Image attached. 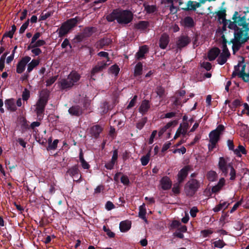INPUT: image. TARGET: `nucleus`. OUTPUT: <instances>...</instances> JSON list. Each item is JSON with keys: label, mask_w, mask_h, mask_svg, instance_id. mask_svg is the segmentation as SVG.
Listing matches in <instances>:
<instances>
[{"label": "nucleus", "mask_w": 249, "mask_h": 249, "mask_svg": "<svg viewBox=\"0 0 249 249\" xmlns=\"http://www.w3.org/2000/svg\"><path fill=\"white\" fill-rule=\"evenodd\" d=\"M68 111L71 115L76 116H79L82 113V110L81 108L78 106H72L69 108Z\"/></svg>", "instance_id": "nucleus-24"}, {"label": "nucleus", "mask_w": 249, "mask_h": 249, "mask_svg": "<svg viewBox=\"0 0 249 249\" xmlns=\"http://www.w3.org/2000/svg\"><path fill=\"white\" fill-rule=\"evenodd\" d=\"M230 53L227 48L226 44H224L222 46V52L220 53L219 56L217 59L218 63L220 65H223L225 64L228 58L230 56Z\"/></svg>", "instance_id": "nucleus-10"}, {"label": "nucleus", "mask_w": 249, "mask_h": 249, "mask_svg": "<svg viewBox=\"0 0 249 249\" xmlns=\"http://www.w3.org/2000/svg\"><path fill=\"white\" fill-rule=\"evenodd\" d=\"M150 151H149L146 155L142 156L141 158V161L142 165L145 166L148 163L150 160Z\"/></svg>", "instance_id": "nucleus-35"}, {"label": "nucleus", "mask_w": 249, "mask_h": 249, "mask_svg": "<svg viewBox=\"0 0 249 249\" xmlns=\"http://www.w3.org/2000/svg\"><path fill=\"white\" fill-rule=\"evenodd\" d=\"M29 23V19H28L24 23H23L19 29V33L22 34L23 33L25 30L27 28Z\"/></svg>", "instance_id": "nucleus-49"}, {"label": "nucleus", "mask_w": 249, "mask_h": 249, "mask_svg": "<svg viewBox=\"0 0 249 249\" xmlns=\"http://www.w3.org/2000/svg\"><path fill=\"white\" fill-rule=\"evenodd\" d=\"M80 19L79 17H76L74 18H70L64 22L56 31L58 33V36L61 37L65 36L76 26Z\"/></svg>", "instance_id": "nucleus-6"}, {"label": "nucleus", "mask_w": 249, "mask_h": 249, "mask_svg": "<svg viewBox=\"0 0 249 249\" xmlns=\"http://www.w3.org/2000/svg\"><path fill=\"white\" fill-rule=\"evenodd\" d=\"M111 42L109 38H104L98 41L95 44L96 47L98 49H102L104 47L108 46Z\"/></svg>", "instance_id": "nucleus-20"}, {"label": "nucleus", "mask_w": 249, "mask_h": 249, "mask_svg": "<svg viewBox=\"0 0 249 249\" xmlns=\"http://www.w3.org/2000/svg\"><path fill=\"white\" fill-rule=\"evenodd\" d=\"M160 183L161 188L164 190H169L172 186V181L169 177L167 176L163 177L160 180Z\"/></svg>", "instance_id": "nucleus-14"}, {"label": "nucleus", "mask_w": 249, "mask_h": 249, "mask_svg": "<svg viewBox=\"0 0 249 249\" xmlns=\"http://www.w3.org/2000/svg\"><path fill=\"white\" fill-rule=\"evenodd\" d=\"M142 63L139 62L137 63L135 67L134 70V76H137L142 74Z\"/></svg>", "instance_id": "nucleus-34"}, {"label": "nucleus", "mask_w": 249, "mask_h": 249, "mask_svg": "<svg viewBox=\"0 0 249 249\" xmlns=\"http://www.w3.org/2000/svg\"><path fill=\"white\" fill-rule=\"evenodd\" d=\"M121 182L125 185H128L129 183V179L128 177L126 175H123L121 178Z\"/></svg>", "instance_id": "nucleus-51"}, {"label": "nucleus", "mask_w": 249, "mask_h": 249, "mask_svg": "<svg viewBox=\"0 0 249 249\" xmlns=\"http://www.w3.org/2000/svg\"><path fill=\"white\" fill-rule=\"evenodd\" d=\"M218 168L222 174L225 177H227L230 171V179L234 180L236 178V171L234 169L233 164L230 162V159L228 158L220 157L218 163Z\"/></svg>", "instance_id": "nucleus-3"}, {"label": "nucleus", "mask_w": 249, "mask_h": 249, "mask_svg": "<svg viewBox=\"0 0 249 249\" xmlns=\"http://www.w3.org/2000/svg\"><path fill=\"white\" fill-rule=\"evenodd\" d=\"M181 24L185 27L189 28L193 27L195 25V21L193 18L189 16L185 17L182 20Z\"/></svg>", "instance_id": "nucleus-18"}, {"label": "nucleus", "mask_w": 249, "mask_h": 249, "mask_svg": "<svg viewBox=\"0 0 249 249\" xmlns=\"http://www.w3.org/2000/svg\"><path fill=\"white\" fill-rule=\"evenodd\" d=\"M49 93L46 90H42L39 95V99L36 103V112L37 117H41L48 102Z\"/></svg>", "instance_id": "nucleus-8"}, {"label": "nucleus", "mask_w": 249, "mask_h": 249, "mask_svg": "<svg viewBox=\"0 0 249 249\" xmlns=\"http://www.w3.org/2000/svg\"><path fill=\"white\" fill-rule=\"evenodd\" d=\"M108 64L105 61H100L98 62L97 65L95 66L91 71V79L95 80L94 75L96 73L101 72L103 69L106 68Z\"/></svg>", "instance_id": "nucleus-11"}, {"label": "nucleus", "mask_w": 249, "mask_h": 249, "mask_svg": "<svg viewBox=\"0 0 249 249\" xmlns=\"http://www.w3.org/2000/svg\"><path fill=\"white\" fill-rule=\"evenodd\" d=\"M147 121L146 118H143L140 120L136 124V127L139 129H142Z\"/></svg>", "instance_id": "nucleus-44"}, {"label": "nucleus", "mask_w": 249, "mask_h": 249, "mask_svg": "<svg viewBox=\"0 0 249 249\" xmlns=\"http://www.w3.org/2000/svg\"><path fill=\"white\" fill-rule=\"evenodd\" d=\"M242 67H244V70L245 69V65L244 64L243 62H240L237 65L234 66V71H235L238 73V75L239 76V73L241 71V69Z\"/></svg>", "instance_id": "nucleus-45"}, {"label": "nucleus", "mask_w": 249, "mask_h": 249, "mask_svg": "<svg viewBox=\"0 0 249 249\" xmlns=\"http://www.w3.org/2000/svg\"><path fill=\"white\" fill-rule=\"evenodd\" d=\"M148 51L147 47L145 45L141 47L139 51L136 53L135 56L137 59L143 58L144 54Z\"/></svg>", "instance_id": "nucleus-25"}, {"label": "nucleus", "mask_w": 249, "mask_h": 249, "mask_svg": "<svg viewBox=\"0 0 249 249\" xmlns=\"http://www.w3.org/2000/svg\"><path fill=\"white\" fill-rule=\"evenodd\" d=\"M39 63V61L37 59H33L28 65L27 71L30 72L34 68L36 67Z\"/></svg>", "instance_id": "nucleus-31"}, {"label": "nucleus", "mask_w": 249, "mask_h": 249, "mask_svg": "<svg viewBox=\"0 0 249 249\" xmlns=\"http://www.w3.org/2000/svg\"><path fill=\"white\" fill-rule=\"evenodd\" d=\"M5 106L6 108L11 111H15L17 110V107L13 99H6L5 101Z\"/></svg>", "instance_id": "nucleus-22"}, {"label": "nucleus", "mask_w": 249, "mask_h": 249, "mask_svg": "<svg viewBox=\"0 0 249 249\" xmlns=\"http://www.w3.org/2000/svg\"><path fill=\"white\" fill-rule=\"evenodd\" d=\"M239 77H242L243 80L249 83V74H246L244 71V67H242L241 71L239 73Z\"/></svg>", "instance_id": "nucleus-36"}, {"label": "nucleus", "mask_w": 249, "mask_h": 249, "mask_svg": "<svg viewBox=\"0 0 249 249\" xmlns=\"http://www.w3.org/2000/svg\"><path fill=\"white\" fill-rule=\"evenodd\" d=\"M149 25V23L146 21H140L135 24L134 27L136 29L143 31L146 29Z\"/></svg>", "instance_id": "nucleus-27"}, {"label": "nucleus", "mask_w": 249, "mask_h": 249, "mask_svg": "<svg viewBox=\"0 0 249 249\" xmlns=\"http://www.w3.org/2000/svg\"><path fill=\"white\" fill-rule=\"evenodd\" d=\"M146 213L145 210L141 206L140 207L139 212V216L140 218H145Z\"/></svg>", "instance_id": "nucleus-54"}, {"label": "nucleus", "mask_w": 249, "mask_h": 249, "mask_svg": "<svg viewBox=\"0 0 249 249\" xmlns=\"http://www.w3.org/2000/svg\"><path fill=\"white\" fill-rule=\"evenodd\" d=\"M80 19L79 17H76L74 18H70L64 22L56 31L58 33V36L61 37L65 36L76 26Z\"/></svg>", "instance_id": "nucleus-5"}, {"label": "nucleus", "mask_w": 249, "mask_h": 249, "mask_svg": "<svg viewBox=\"0 0 249 249\" xmlns=\"http://www.w3.org/2000/svg\"><path fill=\"white\" fill-rule=\"evenodd\" d=\"M240 101L238 99L234 100L231 104L229 105L230 108L233 110L234 108L239 106L240 105Z\"/></svg>", "instance_id": "nucleus-47"}, {"label": "nucleus", "mask_w": 249, "mask_h": 249, "mask_svg": "<svg viewBox=\"0 0 249 249\" xmlns=\"http://www.w3.org/2000/svg\"><path fill=\"white\" fill-rule=\"evenodd\" d=\"M67 173L72 177L78 178L79 176V170L78 166L77 165H75L71 167L68 170Z\"/></svg>", "instance_id": "nucleus-28"}, {"label": "nucleus", "mask_w": 249, "mask_h": 249, "mask_svg": "<svg viewBox=\"0 0 249 249\" xmlns=\"http://www.w3.org/2000/svg\"><path fill=\"white\" fill-rule=\"evenodd\" d=\"M56 76H53V77L50 78L46 81V86H51L56 81Z\"/></svg>", "instance_id": "nucleus-56"}, {"label": "nucleus", "mask_w": 249, "mask_h": 249, "mask_svg": "<svg viewBox=\"0 0 249 249\" xmlns=\"http://www.w3.org/2000/svg\"><path fill=\"white\" fill-rule=\"evenodd\" d=\"M118 158V151L117 150H115L113 151V156L111 159V161L114 163H115Z\"/></svg>", "instance_id": "nucleus-63"}, {"label": "nucleus", "mask_w": 249, "mask_h": 249, "mask_svg": "<svg viewBox=\"0 0 249 249\" xmlns=\"http://www.w3.org/2000/svg\"><path fill=\"white\" fill-rule=\"evenodd\" d=\"M150 107V102L147 100H143L139 107V112L143 115L145 114L149 110Z\"/></svg>", "instance_id": "nucleus-15"}, {"label": "nucleus", "mask_w": 249, "mask_h": 249, "mask_svg": "<svg viewBox=\"0 0 249 249\" xmlns=\"http://www.w3.org/2000/svg\"><path fill=\"white\" fill-rule=\"evenodd\" d=\"M156 92L160 97H161L164 93V89L161 87H159L157 88Z\"/></svg>", "instance_id": "nucleus-55"}, {"label": "nucleus", "mask_w": 249, "mask_h": 249, "mask_svg": "<svg viewBox=\"0 0 249 249\" xmlns=\"http://www.w3.org/2000/svg\"><path fill=\"white\" fill-rule=\"evenodd\" d=\"M189 127V125L188 123L184 122L180 124V126L178 129L181 133L182 135L184 136L186 134Z\"/></svg>", "instance_id": "nucleus-30"}, {"label": "nucleus", "mask_w": 249, "mask_h": 249, "mask_svg": "<svg viewBox=\"0 0 249 249\" xmlns=\"http://www.w3.org/2000/svg\"><path fill=\"white\" fill-rule=\"evenodd\" d=\"M225 184V179L224 178H221L217 185L214 186L213 187L212 189V191L213 193H217L221 189V188L223 187V186Z\"/></svg>", "instance_id": "nucleus-26"}, {"label": "nucleus", "mask_w": 249, "mask_h": 249, "mask_svg": "<svg viewBox=\"0 0 249 249\" xmlns=\"http://www.w3.org/2000/svg\"><path fill=\"white\" fill-rule=\"evenodd\" d=\"M197 212H198V210L196 207H194L192 208L191 209L190 212L191 216L193 217H196Z\"/></svg>", "instance_id": "nucleus-61"}, {"label": "nucleus", "mask_w": 249, "mask_h": 249, "mask_svg": "<svg viewBox=\"0 0 249 249\" xmlns=\"http://www.w3.org/2000/svg\"><path fill=\"white\" fill-rule=\"evenodd\" d=\"M242 199H241L240 201L237 202L232 207V209L231 210V213H232L235 210H236L237 208L242 204Z\"/></svg>", "instance_id": "nucleus-59"}, {"label": "nucleus", "mask_w": 249, "mask_h": 249, "mask_svg": "<svg viewBox=\"0 0 249 249\" xmlns=\"http://www.w3.org/2000/svg\"><path fill=\"white\" fill-rule=\"evenodd\" d=\"M169 39L168 36L166 34L161 35L160 39L159 45L161 49H164L169 43Z\"/></svg>", "instance_id": "nucleus-19"}, {"label": "nucleus", "mask_w": 249, "mask_h": 249, "mask_svg": "<svg viewBox=\"0 0 249 249\" xmlns=\"http://www.w3.org/2000/svg\"><path fill=\"white\" fill-rule=\"evenodd\" d=\"M114 164H115V163H114L111 161L108 162V163H106L105 164V167L107 169L111 170V169H113Z\"/></svg>", "instance_id": "nucleus-64"}, {"label": "nucleus", "mask_w": 249, "mask_h": 249, "mask_svg": "<svg viewBox=\"0 0 249 249\" xmlns=\"http://www.w3.org/2000/svg\"><path fill=\"white\" fill-rule=\"evenodd\" d=\"M45 41L43 40H38L36 41L33 44H30L29 47L31 48L38 47L44 45Z\"/></svg>", "instance_id": "nucleus-41"}, {"label": "nucleus", "mask_w": 249, "mask_h": 249, "mask_svg": "<svg viewBox=\"0 0 249 249\" xmlns=\"http://www.w3.org/2000/svg\"><path fill=\"white\" fill-rule=\"evenodd\" d=\"M233 152L234 154L239 157H241V154L245 155L247 153L245 148L241 145H239L237 148L234 149Z\"/></svg>", "instance_id": "nucleus-29"}, {"label": "nucleus", "mask_w": 249, "mask_h": 249, "mask_svg": "<svg viewBox=\"0 0 249 249\" xmlns=\"http://www.w3.org/2000/svg\"><path fill=\"white\" fill-rule=\"evenodd\" d=\"M199 188V183L196 179H191L185 185V190L187 195L193 196Z\"/></svg>", "instance_id": "nucleus-9"}, {"label": "nucleus", "mask_w": 249, "mask_h": 249, "mask_svg": "<svg viewBox=\"0 0 249 249\" xmlns=\"http://www.w3.org/2000/svg\"><path fill=\"white\" fill-rule=\"evenodd\" d=\"M32 50L31 51L32 53L34 54V55L36 56L39 55L41 53V51L40 49L37 47L32 48Z\"/></svg>", "instance_id": "nucleus-57"}, {"label": "nucleus", "mask_w": 249, "mask_h": 249, "mask_svg": "<svg viewBox=\"0 0 249 249\" xmlns=\"http://www.w3.org/2000/svg\"><path fill=\"white\" fill-rule=\"evenodd\" d=\"M30 91L27 89H25L22 93V98L24 101H27L30 97Z\"/></svg>", "instance_id": "nucleus-46"}, {"label": "nucleus", "mask_w": 249, "mask_h": 249, "mask_svg": "<svg viewBox=\"0 0 249 249\" xmlns=\"http://www.w3.org/2000/svg\"><path fill=\"white\" fill-rule=\"evenodd\" d=\"M173 122H170L168 123L165 126L162 127L159 132L160 136L162 135L169 128H170L173 124Z\"/></svg>", "instance_id": "nucleus-39"}, {"label": "nucleus", "mask_w": 249, "mask_h": 249, "mask_svg": "<svg viewBox=\"0 0 249 249\" xmlns=\"http://www.w3.org/2000/svg\"><path fill=\"white\" fill-rule=\"evenodd\" d=\"M201 67L207 71H210L212 68L211 64L208 62H204L201 64Z\"/></svg>", "instance_id": "nucleus-52"}, {"label": "nucleus", "mask_w": 249, "mask_h": 249, "mask_svg": "<svg viewBox=\"0 0 249 249\" xmlns=\"http://www.w3.org/2000/svg\"><path fill=\"white\" fill-rule=\"evenodd\" d=\"M228 204L227 202H223L222 203H220L217 207H216L214 210L215 212H218L220 211L223 209H225L227 207Z\"/></svg>", "instance_id": "nucleus-48"}, {"label": "nucleus", "mask_w": 249, "mask_h": 249, "mask_svg": "<svg viewBox=\"0 0 249 249\" xmlns=\"http://www.w3.org/2000/svg\"><path fill=\"white\" fill-rule=\"evenodd\" d=\"M220 50L217 48L211 49L208 53V57L210 61L214 60L220 54Z\"/></svg>", "instance_id": "nucleus-21"}, {"label": "nucleus", "mask_w": 249, "mask_h": 249, "mask_svg": "<svg viewBox=\"0 0 249 249\" xmlns=\"http://www.w3.org/2000/svg\"><path fill=\"white\" fill-rule=\"evenodd\" d=\"M16 30V27L15 25H13L11 27V30L9 32L6 33L4 36L9 37L10 38H12L14 34V32Z\"/></svg>", "instance_id": "nucleus-43"}, {"label": "nucleus", "mask_w": 249, "mask_h": 249, "mask_svg": "<svg viewBox=\"0 0 249 249\" xmlns=\"http://www.w3.org/2000/svg\"><path fill=\"white\" fill-rule=\"evenodd\" d=\"M105 208L107 210L110 211L114 209L115 208V206L112 202L108 201L105 205Z\"/></svg>", "instance_id": "nucleus-53"}, {"label": "nucleus", "mask_w": 249, "mask_h": 249, "mask_svg": "<svg viewBox=\"0 0 249 249\" xmlns=\"http://www.w3.org/2000/svg\"><path fill=\"white\" fill-rule=\"evenodd\" d=\"M98 55L101 57H105V60H104L103 61L107 62V63L108 64V65L111 64V60L108 57V53L107 52H100L98 53Z\"/></svg>", "instance_id": "nucleus-37"}, {"label": "nucleus", "mask_w": 249, "mask_h": 249, "mask_svg": "<svg viewBox=\"0 0 249 249\" xmlns=\"http://www.w3.org/2000/svg\"><path fill=\"white\" fill-rule=\"evenodd\" d=\"M144 9L147 13L150 14L155 12L156 10V7L154 5H149L144 4Z\"/></svg>", "instance_id": "nucleus-38"}, {"label": "nucleus", "mask_w": 249, "mask_h": 249, "mask_svg": "<svg viewBox=\"0 0 249 249\" xmlns=\"http://www.w3.org/2000/svg\"><path fill=\"white\" fill-rule=\"evenodd\" d=\"M50 16H51V13L50 12H47L45 14L42 13L40 16V20H44L48 18Z\"/></svg>", "instance_id": "nucleus-62"}, {"label": "nucleus", "mask_w": 249, "mask_h": 249, "mask_svg": "<svg viewBox=\"0 0 249 249\" xmlns=\"http://www.w3.org/2000/svg\"><path fill=\"white\" fill-rule=\"evenodd\" d=\"M59 142L58 140L56 139L53 141V142H52L51 144L48 145V146L47 147V150H55L56 149L57 146V144Z\"/></svg>", "instance_id": "nucleus-42"}, {"label": "nucleus", "mask_w": 249, "mask_h": 249, "mask_svg": "<svg viewBox=\"0 0 249 249\" xmlns=\"http://www.w3.org/2000/svg\"><path fill=\"white\" fill-rule=\"evenodd\" d=\"M191 41L190 38L185 36H182L178 38L176 46L178 49H181L186 47Z\"/></svg>", "instance_id": "nucleus-13"}, {"label": "nucleus", "mask_w": 249, "mask_h": 249, "mask_svg": "<svg viewBox=\"0 0 249 249\" xmlns=\"http://www.w3.org/2000/svg\"><path fill=\"white\" fill-rule=\"evenodd\" d=\"M41 34L39 32L36 33L33 36L30 44H33L40 37Z\"/></svg>", "instance_id": "nucleus-58"}, {"label": "nucleus", "mask_w": 249, "mask_h": 249, "mask_svg": "<svg viewBox=\"0 0 249 249\" xmlns=\"http://www.w3.org/2000/svg\"><path fill=\"white\" fill-rule=\"evenodd\" d=\"M225 130V127L222 124L217 126L216 128L211 132L209 134V143L208 148L209 150H212L216 145L220 139V136L223 134Z\"/></svg>", "instance_id": "nucleus-7"}, {"label": "nucleus", "mask_w": 249, "mask_h": 249, "mask_svg": "<svg viewBox=\"0 0 249 249\" xmlns=\"http://www.w3.org/2000/svg\"><path fill=\"white\" fill-rule=\"evenodd\" d=\"M81 78L80 75L75 71H72L67 78H62L58 82L61 89H67L76 85Z\"/></svg>", "instance_id": "nucleus-4"}, {"label": "nucleus", "mask_w": 249, "mask_h": 249, "mask_svg": "<svg viewBox=\"0 0 249 249\" xmlns=\"http://www.w3.org/2000/svg\"><path fill=\"white\" fill-rule=\"evenodd\" d=\"M215 13L216 14V16L218 17V20L220 21V20H222V22L224 25H228V26L229 24V21H231V20L226 19V10L223 9L222 10L216 12ZM232 21H233L232 19Z\"/></svg>", "instance_id": "nucleus-16"}, {"label": "nucleus", "mask_w": 249, "mask_h": 249, "mask_svg": "<svg viewBox=\"0 0 249 249\" xmlns=\"http://www.w3.org/2000/svg\"><path fill=\"white\" fill-rule=\"evenodd\" d=\"M137 99V96L135 95L133 97V98L130 101L127 107V109H129L135 106Z\"/></svg>", "instance_id": "nucleus-50"}, {"label": "nucleus", "mask_w": 249, "mask_h": 249, "mask_svg": "<svg viewBox=\"0 0 249 249\" xmlns=\"http://www.w3.org/2000/svg\"><path fill=\"white\" fill-rule=\"evenodd\" d=\"M233 21H229L228 28L234 30V38L232 40L233 53L238 51L241 44L249 40V23L246 22L244 17H241L237 11H235L232 17Z\"/></svg>", "instance_id": "nucleus-1"}, {"label": "nucleus", "mask_w": 249, "mask_h": 249, "mask_svg": "<svg viewBox=\"0 0 249 249\" xmlns=\"http://www.w3.org/2000/svg\"><path fill=\"white\" fill-rule=\"evenodd\" d=\"M227 145H228L229 150H232L233 151V150L234 149V146L233 141L231 140H228L227 141Z\"/></svg>", "instance_id": "nucleus-60"}, {"label": "nucleus", "mask_w": 249, "mask_h": 249, "mask_svg": "<svg viewBox=\"0 0 249 249\" xmlns=\"http://www.w3.org/2000/svg\"><path fill=\"white\" fill-rule=\"evenodd\" d=\"M103 128L99 125H94L90 128V132L92 136L97 138L100 133L102 131Z\"/></svg>", "instance_id": "nucleus-23"}, {"label": "nucleus", "mask_w": 249, "mask_h": 249, "mask_svg": "<svg viewBox=\"0 0 249 249\" xmlns=\"http://www.w3.org/2000/svg\"><path fill=\"white\" fill-rule=\"evenodd\" d=\"M189 167L185 166L180 170L178 174V183L182 182L188 175Z\"/></svg>", "instance_id": "nucleus-17"}, {"label": "nucleus", "mask_w": 249, "mask_h": 249, "mask_svg": "<svg viewBox=\"0 0 249 249\" xmlns=\"http://www.w3.org/2000/svg\"><path fill=\"white\" fill-rule=\"evenodd\" d=\"M133 17V14L130 11L117 9L108 15L106 18L109 22L116 20L119 24L125 25L132 21Z\"/></svg>", "instance_id": "nucleus-2"}, {"label": "nucleus", "mask_w": 249, "mask_h": 249, "mask_svg": "<svg viewBox=\"0 0 249 249\" xmlns=\"http://www.w3.org/2000/svg\"><path fill=\"white\" fill-rule=\"evenodd\" d=\"M31 58L29 56H25L22 58L17 64V72L21 73L25 70L26 66L29 62Z\"/></svg>", "instance_id": "nucleus-12"}, {"label": "nucleus", "mask_w": 249, "mask_h": 249, "mask_svg": "<svg viewBox=\"0 0 249 249\" xmlns=\"http://www.w3.org/2000/svg\"><path fill=\"white\" fill-rule=\"evenodd\" d=\"M120 69L119 67L116 65L112 66L109 69L110 73L113 74L115 76H117L119 72Z\"/></svg>", "instance_id": "nucleus-40"}, {"label": "nucleus", "mask_w": 249, "mask_h": 249, "mask_svg": "<svg viewBox=\"0 0 249 249\" xmlns=\"http://www.w3.org/2000/svg\"><path fill=\"white\" fill-rule=\"evenodd\" d=\"M199 5L200 4L198 2L189 1L187 3V7L186 9L187 10H194L196 8L198 7Z\"/></svg>", "instance_id": "nucleus-33"}, {"label": "nucleus", "mask_w": 249, "mask_h": 249, "mask_svg": "<svg viewBox=\"0 0 249 249\" xmlns=\"http://www.w3.org/2000/svg\"><path fill=\"white\" fill-rule=\"evenodd\" d=\"M207 177L209 181H214L217 178L218 175L216 172L214 171H210L208 172Z\"/></svg>", "instance_id": "nucleus-32"}]
</instances>
